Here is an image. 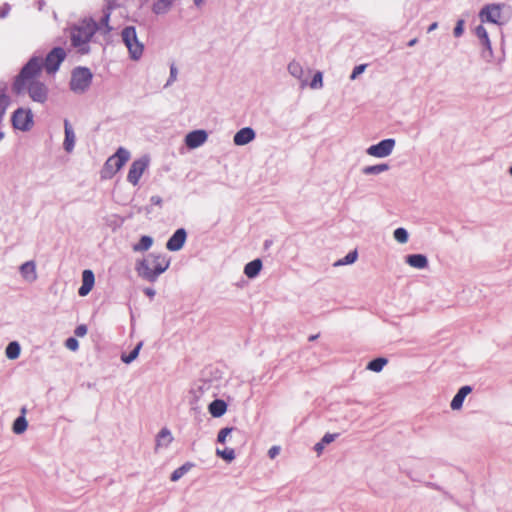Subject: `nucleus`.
<instances>
[{
	"instance_id": "1",
	"label": "nucleus",
	"mask_w": 512,
	"mask_h": 512,
	"mask_svg": "<svg viewBox=\"0 0 512 512\" xmlns=\"http://www.w3.org/2000/svg\"><path fill=\"white\" fill-rule=\"evenodd\" d=\"M42 73V59L31 58L22 68L14 82V90L20 94L27 91L33 101L43 103L47 99L48 89L38 78Z\"/></svg>"
},
{
	"instance_id": "2",
	"label": "nucleus",
	"mask_w": 512,
	"mask_h": 512,
	"mask_svg": "<svg viewBox=\"0 0 512 512\" xmlns=\"http://www.w3.org/2000/svg\"><path fill=\"white\" fill-rule=\"evenodd\" d=\"M109 18L110 12L108 9L104 12L99 21L92 18L83 19L78 25L71 29L70 36L72 45L79 48L81 52L86 53L88 49L85 46H87L96 32L107 35L112 30L109 25Z\"/></svg>"
},
{
	"instance_id": "3",
	"label": "nucleus",
	"mask_w": 512,
	"mask_h": 512,
	"mask_svg": "<svg viewBox=\"0 0 512 512\" xmlns=\"http://www.w3.org/2000/svg\"><path fill=\"white\" fill-rule=\"evenodd\" d=\"M168 267L169 260L166 256L161 254H149L146 258L137 263L136 271L140 277L154 282Z\"/></svg>"
},
{
	"instance_id": "4",
	"label": "nucleus",
	"mask_w": 512,
	"mask_h": 512,
	"mask_svg": "<svg viewBox=\"0 0 512 512\" xmlns=\"http://www.w3.org/2000/svg\"><path fill=\"white\" fill-rule=\"evenodd\" d=\"M130 153L123 147L118 148L116 153L109 157L105 162L102 171L101 177L104 179L112 178L129 160Z\"/></svg>"
},
{
	"instance_id": "5",
	"label": "nucleus",
	"mask_w": 512,
	"mask_h": 512,
	"mask_svg": "<svg viewBox=\"0 0 512 512\" xmlns=\"http://www.w3.org/2000/svg\"><path fill=\"white\" fill-rule=\"evenodd\" d=\"M122 40L127 47L132 59L137 60L142 56L144 47L139 42L136 30L133 26H128L123 29Z\"/></svg>"
},
{
	"instance_id": "6",
	"label": "nucleus",
	"mask_w": 512,
	"mask_h": 512,
	"mask_svg": "<svg viewBox=\"0 0 512 512\" xmlns=\"http://www.w3.org/2000/svg\"><path fill=\"white\" fill-rule=\"evenodd\" d=\"M92 73L88 68L79 67L72 73L70 88L76 93L84 92L91 84Z\"/></svg>"
},
{
	"instance_id": "7",
	"label": "nucleus",
	"mask_w": 512,
	"mask_h": 512,
	"mask_svg": "<svg viewBox=\"0 0 512 512\" xmlns=\"http://www.w3.org/2000/svg\"><path fill=\"white\" fill-rule=\"evenodd\" d=\"M66 57V53L63 48L56 47L52 49L45 58V61H42V68L44 67L48 74H54L60 64L64 61Z\"/></svg>"
},
{
	"instance_id": "8",
	"label": "nucleus",
	"mask_w": 512,
	"mask_h": 512,
	"mask_svg": "<svg viewBox=\"0 0 512 512\" xmlns=\"http://www.w3.org/2000/svg\"><path fill=\"white\" fill-rule=\"evenodd\" d=\"M148 164L149 159L147 157H142L140 159L133 161L127 175L128 182L136 186L139 183V180L142 177L143 173L147 169Z\"/></svg>"
},
{
	"instance_id": "9",
	"label": "nucleus",
	"mask_w": 512,
	"mask_h": 512,
	"mask_svg": "<svg viewBox=\"0 0 512 512\" xmlns=\"http://www.w3.org/2000/svg\"><path fill=\"white\" fill-rule=\"evenodd\" d=\"M12 123L16 129L28 130L33 124L32 114L29 110L18 109L12 116Z\"/></svg>"
},
{
	"instance_id": "10",
	"label": "nucleus",
	"mask_w": 512,
	"mask_h": 512,
	"mask_svg": "<svg viewBox=\"0 0 512 512\" xmlns=\"http://www.w3.org/2000/svg\"><path fill=\"white\" fill-rule=\"evenodd\" d=\"M395 146L394 139H385L376 145H372L367 149V153L370 156L383 158L391 154Z\"/></svg>"
},
{
	"instance_id": "11",
	"label": "nucleus",
	"mask_w": 512,
	"mask_h": 512,
	"mask_svg": "<svg viewBox=\"0 0 512 512\" xmlns=\"http://www.w3.org/2000/svg\"><path fill=\"white\" fill-rule=\"evenodd\" d=\"M482 22L497 23L501 17V10L498 5H487L479 14Z\"/></svg>"
},
{
	"instance_id": "12",
	"label": "nucleus",
	"mask_w": 512,
	"mask_h": 512,
	"mask_svg": "<svg viewBox=\"0 0 512 512\" xmlns=\"http://www.w3.org/2000/svg\"><path fill=\"white\" fill-rule=\"evenodd\" d=\"M207 140V133L204 130H195L187 134L185 144L190 149H195Z\"/></svg>"
},
{
	"instance_id": "13",
	"label": "nucleus",
	"mask_w": 512,
	"mask_h": 512,
	"mask_svg": "<svg viewBox=\"0 0 512 512\" xmlns=\"http://www.w3.org/2000/svg\"><path fill=\"white\" fill-rule=\"evenodd\" d=\"M186 236V231L183 228L176 230V232L168 240L166 248L169 251L180 250L185 243Z\"/></svg>"
},
{
	"instance_id": "14",
	"label": "nucleus",
	"mask_w": 512,
	"mask_h": 512,
	"mask_svg": "<svg viewBox=\"0 0 512 512\" xmlns=\"http://www.w3.org/2000/svg\"><path fill=\"white\" fill-rule=\"evenodd\" d=\"M95 283L94 273L86 269L82 273V285L78 290L80 296H86L90 293Z\"/></svg>"
},
{
	"instance_id": "15",
	"label": "nucleus",
	"mask_w": 512,
	"mask_h": 512,
	"mask_svg": "<svg viewBox=\"0 0 512 512\" xmlns=\"http://www.w3.org/2000/svg\"><path fill=\"white\" fill-rule=\"evenodd\" d=\"M255 138V132L250 127L240 129L234 136V143L238 146L246 145Z\"/></svg>"
},
{
	"instance_id": "16",
	"label": "nucleus",
	"mask_w": 512,
	"mask_h": 512,
	"mask_svg": "<svg viewBox=\"0 0 512 512\" xmlns=\"http://www.w3.org/2000/svg\"><path fill=\"white\" fill-rule=\"evenodd\" d=\"M472 391L470 386H463L459 389L457 394L454 396V398L451 401V408L453 410H459L464 402L465 397Z\"/></svg>"
},
{
	"instance_id": "17",
	"label": "nucleus",
	"mask_w": 512,
	"mask_h": 512,
	"mask_svg": "<svg viewBox=\"0 0 512 512\" xmlns=\"http://www.w3.org/2000/svg\"><path fill=\"white\" fill-rule=\"evenodd\" d=\"M64 127H65L64 148L67 152H71L74 148L75 134H74L72 127L68 120L64 121Z\"/></svg>"
},
{
	"instance_id": "18",
	"label": "nucleus",
	"mask_w": 512,
	"mask_h": 512,
	"mask_svg": "<svg viewBox=\"0 0 512 512\" xmlns=\"http://www.w3.org/2000/svg\"><path fill=\"white\" fill-rule=\"evenodd\" d=\"M22 276L28 281H34L37 278L36 266L32 261L25 262L20 267Z\"/></svg>"
},
{
	"instance_id": "19",
	"label": "nucleus",
	"mask_w": 512,
	"mask_h": 512,
	"mask_svg": "<svg viewBox=\"0 0 512 512\" xmlns=\"http://www.w3.org/2000/svg\"><path fill=\"white\" fill-rule=\"evenodd\" d=\"M227 410L225 401L216 399L209 405V412L213 417H221Z\"/></svg>"
},
{
	"instance_id": "20",
	"label": "nucleus",
	"mask_w": 512,
	"mask_h": 512,
	"mask_svg": "<svg viewBox=\"0 0 512 512\" xmlns=\"http://www.w3.org/2000/svg\"><path fill=\"white\" fill-rule=\"evenodd\" d=\"M262 268V262L260 259H255L248 264H246L244 268V273L247 277L253 278L257 276Z\"/></svg>"
},
{
	"instance_id": "21",
	"label": "nucleus",
	"mask_w": 512,
	"mask_h": 512,
	"mask_svg": "<svg viewBox=\"0 0 512 512\" xmlns=\"http://www.w3.org/2000/svg\"><path fill=\"white\" fill-rule=\"evenodd\" d=\"M407 263L418 269H423L427 266V258L421 254H413L407 257Z\"/></svg>"
},
{
	"instance_id": "22",
	"label": "nucleus",
	"mask_w": 512,
	"mask_h": 512,
	"mask_svg": "<svg viewBox=\"0 0 512 512\" xmlns=\"http://www.w3.org/2000/svg\"><path fill=\"white\" fill-rule=\"evenodd\" d=\"M171 4V0H158L153 4L152 10L156 14H164L170 9Z\"/></svg>"
},
{
	"instance_id": "23",
	"label": "nucleus",
	"mask_w": 512,
	"mask_h": 512,
	"mask_svg": "<svg viewBox=\"0 0 512 512\" xmlns=\"http://www.w3.org/2000/svg\"><path fill=\"white\" fill-rule=\"evenodd\" d=\"M173 440L171 432L167 428H163L157 437V446L168 445Z\"/></svg>"
},
{
	"instance_id": "24",
	"label": "nucleus",
	"mask_w": 512,
	"mask_h": 512,
	"mask_svg": "<svg viewBox=\"0 0 512 512\" xmlns=\"http://www.w3.org/2000/svg\"><path fill=\"white\" fill-rule=\"evenodd\" d=\"M387 362L388 361L386 358H376L368 363L367 369L374 372H380L383 369V367L387 364Z\"/></svg>"
},
{
	"instance_id": "25",
	"label": "nucleus",
	"mask_w": 512,
	"mask_h": 512,
	"mask_svg": "<svg viewBox=\"0 0 512 512\" xmlns=\"http://www.w3.org/2000/svg\"><path fill=\"white\" fill-rule=\"evenodd\" d=\"M153 240L149 236H142L140 241L134 245V251H146L152 246Z\"/></svg>"
},
{
	"instance_id": "26",
	"label": "nucleus",
	"mask_w": 512,
	"mask_h": 512,
	"mask_svg": "<svg viewBox=\"0 0 512 512\" xmlns=\"http://www.w3.org/2000/svg\"><path fill=\"white\" fill-rule=\"evenodd\" d=\"M20 355V346L17 342H10L6 347V356L9 359H16Z\"/></svg>"
},
{
	"instance_id": "27",
	"label": "nucleus",
	"mask_w": 512,
	"mask_h": 512,
	"mask_svg": "<svg viewBox=\"0 0 512 512\" xmlns=\"http://www.w3.org/2000/svg\"><path fill=\"white\" fill-rule=\"evenodd\" d=\"M388 165L387 164H378V165H373V166H366L364 169H363V173L366 174V175H370V174H379V173H382L386 170H388Z\"/></svg>"
},
{
	"instance_id": "28",
	"label": "nucleus",
	"mask_w": 512,
	"mask_h": 512,
	"mask_svg": "<svg viewBox=\"0 0 512 512\" xmlns=\"http://www.w3.org/2000/svg\"><path fill=\"white\" fill-rule=\"evenodd\" d=\"M27 429V421L26 419L21 416L18 417L13 424V431L16 434H21Z\"/></svg>"
},
{
	"instance_id": "29",
	"label": "nucleus",
	"mask_w": 512,
	"mask_h": 512,
	"mask_svg": "<svg viewBox=\"0 0 512 512\" xmlns=\"http://www.w3.org/2000/svg\"><path fill=\"white\" fill-rule=\"evenodd\" d=\"M217 455L223 458L224 460L231 462L235 459V452L232 448H225L224 450L217 449Z\"/></svg>"
},
{
	"instance_id": "30",
	"label": "nucleus",
	"mask_w": 512,
	"mask_h": 512,
	"mask_svg": "<svg viewBox=\"0 0 512 512\" xmlns=\"http://www.w3.org/2000/svg\"><path fill=\"white\" fill-rule=\"evenodd\" d=\"M476 35L478 36V38L482 41V43L484 45L489 46V44H490L489 37H488L486 29L482 25H480L476 28Z\"/></svg>"
},
{
	"instance_id": "31",
	"label": "nucleus",
	"mask_w": 512,
	"mask_h": 512,
	"mask_svg": "<svg viewBox=\"0 0 512 512\" xmlns=\"http://www.w3.org/2000/svg\"><path fill=\"white\" fill-rule=\"evenodd\" d=\"M357 251L354 250L352 252H349L343 259L339 260L336 265H347L354 263L357 259Z\"/></svg>"
},
{
	"instance_id": "32",
	"label": "nucleus",
	"mask_w": 512,
	"mask_h": 512,
	"mask_svg": "<svg viewBox=\"0 0 512 512\" xmlns=\"http://www.w3.org/2000/svg\"><path fill=\"white\" fill-rule=\"evenodd\" d=\"M142 346V343H139L130 353L129 355H122V361L124 363H130L135 360L139 354V350Z\"/></svg>"
},
{
	"instance_id": "33",
	"label": "nucleus",
	"mask_w": 512,
	"mask_h": 512,
	"mask_svg": "<svg viewBox=\"0 0 512 512\" xmlns=\"http://www.w3.org/2000/svg\"><path fill=\"white\" fill-rule=\"evenodd\" d=\"M394 238L399 242V243H406L407 240H408V234H407V231L404 229V228H397L395 231H394Z\"/></svg>"
},
{
	"instance_id": "34",
	"label": "nucleus",
	"mask_w": 512,
	"mask_h": 512,
	"mask_svg": "<svg viewBox=\"0 0 512 512\" xmlns=\"http://www.w3.org/2000/svg\"><path fill=\"white\" fill-rule=\"evenodd\" d=\"M288 70L295 77H300L302 75V67L298 62H291L288 65Z\"/></svg>"
},
{
	"instance_id": "35",
	"label": "nucleus",
	"mask_w": 512,
	"mask_h": 512,
	"mask_svg": "<svg viewBox=\"0 0 512 512\" xmlns=\"http://www.w3.org/2000/svg\"><path fill=\"white\" fill-rule=\"evenodd\" d=\"M188 467L186 465H183L179 468H177L172 474H171V480L172 481H177L178 479H180L187 471H188Z\"/></svg>"
},
{
	"instance_id": "36",
	"label": "nucleus",
	"mask_w": 512,
	"mask_h": 512,
	"mask_svg": "<svg viewBox=\"0 0 512 512\" xmlns=\"http://www.w3.org/2000/svg\"><path fill=\"white\" fill-rule=\"evenodd\" d=\"M233 428L225 427L221 429L217 436V441L221 444H224L226 441L227 436L231 433Z\"/></svg>"
},
{
	"instance_id": "37",
	"label": "nucleus",
	"mask_w": 512,
	"mask_h": 512,
	"mask_svg": "<svg viewBox=\"0 0 512 512\" xmlns=\"http://www.w3.org/2000/svg\"><path fill=\"white\" fill-rule=\"evenodd\" d=\"M310 86H311V88H314V89L322 86V73L321 72H317L314 75V77L310 83Z\"/></svg>"
},
{
	"instance_id": "38",
	"label": "nucleus",
	"mask_w": 512,
	"mask_h": 512,
	"mask_svg": "<svg viewBox=\"0 0 512 512\" xmlns=\"http://www.w3.org/2000/svg\"><path fill=\"white\" fill-rule=\"evenodd\" d=\"M65 345L69 350H72V351L77 350L78 346H79L78 341L72 337H70L66 340Z\"/></svg>"
},
{
	"instance_id": "39",
	"label": "nucleus",
	"mask_w": 512,
	"mask_h": 512,
	"mask_svg": "<svg viewBox=\"0 0 512 512\" xmlns=\"http://www.w3.org/2000/svg\"><path fill=\"white\" fill-rule=\"evenodd\" d=\"M365 68H366V64H362V65H358V66H356V67L353 69V72H352V74H351L350 78H351L352 80H354L358 75H360L361 73H363V72H364Z\"/></svg>"
},
{
	"instance_id": "40",
	"label": "nucleus",
	"mask_w": 512,
	"mask_h": 512,
	"mask_svg": "<svg viewBox=\"0 0 512 512\" xmlns=\"http://www.w3.org/2000/svg\"><path fill=\"white\" fill-rule=\"evenodd\" d=\"M74 333L78 337H83L87 333V327L85 325H79L76 327Z\"/></svg>"
},
{
	"instance_id": "41",
	"label": "nucleus",
	"mask_w": 512,
	"mask_h": 512,
	"mask_svg": "<svg viewBox=\"0 0 512 512\" xmlns=\"http://www.w3.org/2000/svg\"><path fill=\"white\" fill-rule=\"evenodd\" d=\"M280 453V447L279 446H272L269 450H268V456L271 458V459H274L278 454Z\"/></svg>"
},
{
	"instance_id": "42",
	"label": "nucleus",
	"mask_w": 512,
	"mask_h": 512,
	"mask_svg": "<svg viewBox=\"0 0 512 512\" xmlns=\"http://www.w3.org/2000/svg\"><path fill=\"white\" fill-rule=\"evenodd\" d=\"M462 33H463V21L460 20V21H458L456 27L454 28V35L456 37H459L462 35Z\"/></svg>"
},
{
	"instance_id": "43",
	"label": "nucleus",
	"mask_w": 512,
	"mask_h": 512,
	"mask_svg": "<svg viewBox=\"0 0 512 512\" xmlns=\"http://www.w3.org/2000/svg\"><path fill=\"white\" fill-rule=\"evenodd\" d=\"M336 436H337L336 434H329V433H328V434L324 435V437L322 438V440H321V441L324 443V445H325V444H329V443H331L332 441H334V439H335V437H336Z\"/></svg>"
},
{
	"instance_id": "44",
	"label": "nucleus",
	"mask_w": 512,
	"mask_h": 512,
	"mask_svg": "<svg viewBox=\"0 0 512 512\" xmlns=\"http://www.w3.org/2000/svg\"><path fill=\"white\" fill-rule=\"evenodd\" d=\"M324 449V443L322 441H320L319 443H317L315 445V450L318 454H320L322 452V450Z\"/></svg>"
},
{
	"instance_id": "45",
	"label": "nucleus",
	"mask_w": 512,
	"mask_h": 512,
	"mask_svg": "<svg viewBox=\"0 0 512 512\" xmlns=\"http://www.w3.org/2000/svg\"><path fill=\"white\" fill-rule=\"evenodd\" d=\"M144 292H145V294H146L147 296H149L150 298L154 297V295H155V291H154L153 289H151V288H146V289L144 290Z\"/></svg>"
},
{
	"instance_id": "46",
	"label": "nucleus",
	"mask_w": 512,
	"mask_h": 512,
	"mask_svg": "<svg viewBox=\"0 0 512 512\" xmlns=\"http://www.w3.org/2000/svg\"><path fill=\"white\" fill-rule=\"evenodd\" d=\"M437 27V23H433L430 25V27L428 28V32H431L432 30H434L435 28Z\"/></svg>"
},
{
	"instance_id": "47",
	"label": "nucleus",
	"mask_w": 512,
	"mask_h": 512,
	"mask_svg": "<svg viewBox=\"0 0 512 512\" xmlns=\"http://www.w3.org/2000/svg\"><path fill=\"white\" fill-rule=\"evenodd\" d=\"M416 42H417V39H416V38H414V39H412L411 41H409L408 45H409V46H413V45H415V44H416Z\"/></svg>"
},
{
	"instance_id": "48",
	"label": "nucleus",
	"mask_w": 512,
	"mask_h": 512,
	"mask_svg": "<svg viewBox=\"0 0 512 512\" xmlns=\"http://www.w3.org/2000/svg\"><path fill=\"white\" fill-rule=\"evenodd\" d=\"M176 69L172 66L171 67V77L175 78Z\"/></svg>"
},
{
	"instance_id": "49",
	"label": "nucleus",
	"mask_w": 512,
	"mask_h": 512,
	"mask_svg": "<svg viewBox=\"0 0 512 512\" xmlns=\"http://www.w3.org/2000/svg\"><path fill=\"white\" fill-rule=\"evenodd\" d=\"M318 335H312L309 337V341H314L315 339H317Z\"/></svg>"
},
{
	"instance_id": "50",
	"label": "nucleus",
	"mask_w": 512,
	"mask_h": 512,
	"mask_svg": "<svg viewBox=\"0 0 512 512\" xmlns=\"http://www.w3.org/2000/svg\"><path fill=\"white\" fill-rule=\"evenodd\" d=\"M196 4H200L202 0H194Z\"/></svg>"
},
{
	"instance_id": "51",
	"label": "nucleus",
	"mask_w": 512,
	"mask_h": 512,
	"mask_svg": "<svg viewBox=\"0 0 512 512\" xmlns=\"http://www.w3.org/2000/svg\"><path fill=\"white\" fill-rule=\"evenodd\" d=\"M5 12H0V17H4Z\"/></svg>"
},
{
	"instance_id": "52",
	"label": "nucleus",
	"mask_w": 512,
	"mask_h": 512,
	"mask_svg": "<svg viewBox=\"0 0 512 512\" xmlns=\"http://www.w3.org/2000/svg\"><path fill=\"white\" fill-rule=\"evenodd\" d=\"M510 174L512 175V166L510 167V170H509Z\"/></svg>"
}]
</instances>
